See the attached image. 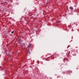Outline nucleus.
<instances>
[{
	"instance_id": "nucleus-1",
	"label": "nucleus",
	"mask_w": 79,
	"mask_h": 79,
	"mask_svg": "<svg viewBox=\"0 0 79 79\" xmlns=\"http://www.w3.org/2000/svg\"><path fill=\"white\" fill-rule=\"evenodd\" d=\"M70 9L71 10H73V7L71 6L69 7Z\"/></svg>"
},
{
	"instance_id": "nucleus-2",
	"label": "nucleus",
	"mask_w": 79,
	"mask_h": 79,
	"mask_svg": "<svg viewBox=\"0 0 79 79\" xmlns=\"http://www.w3.org/2000/svg\"><path fill=\"white\" fill-rule=\"evenodd\" d=\"M61 22V21H57L56 22V23H60Z\"/></svg>"
},
{
	"instance_id": "nucleus-3",
	"label": "nucleus",
	"mask_w": 79,
	"mask_h": 79,
	"mask_svg": "<svg viewBox=\"0 0 79 79\" xmlns=\"http://www.w3.org/2000/svg\"><path fill=\"white\" fill-rule=\"evenodd\" d=\"M27 47L28 48H30V45H28L27 46Z\"/></svg>"
},
{
	"instance_id": "nucleus-4",
	"label": "nucleus",
	"mask_w": 79,
	"mask_h": 79,
	"mask_svg": "<svg viewBox=\"0 0 79 79\" xmlns=\"http://www.w3.org/2000/svg\"><path fill=\"white\" fill-rule=\"evenodd\" d=\"M14 33V31H12L11 32V34H13Z\"/></svg>"
},
{
	"instance_id": "nucleus-5",
	"label": "nucleus",
	"mask_w": 79,
	"mask_h": 79,
	"mask_svg": "<svg viewBox=\"0 0 79 79\" xmlns=\"http://www.w3.org/2000/svg\"><path fill=\"white\" fill-rule=\"evenodd\" d=\"M69 47H71V46H68L67 47V48H69Z\"/></svg>"
},
{
	"instance_id": "nucleus-6",
	"label": "nucleus",
	"mask_w": 79,
	"mask_h": 79,
	"mask_svg": "<svg viewBox=\"0 0 79 79\" xmlns=\"http://www.w3.org/2000/svg\"><path fill=\"white\" fill-rule=\"evenodd\" d=\"M19 42H21V40H19Z\"/></svg>"
},
{
	"instance_id": "nucleus-7",
	"label": "nucleus",
	"mask_w": 79,
	"mask_h": 79,
	"mask_svg": "<svg viewBox=\"0 0 79 79\" xmlns=\"http://www.w3.org/2000/svg\"><path fill=\"white\" fill-rule=\"evenodd\" d=\"M70 52L69 51V53H70Z\"/></svg>"
}]
</instances>
